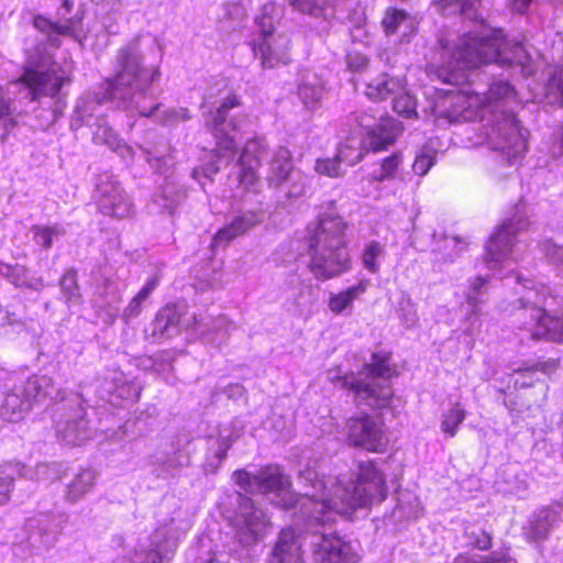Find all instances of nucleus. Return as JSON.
Instances as JSON below:
<instances>
[{"mask_svg":"<svg viewBox=\"0 0 563 563\" xmlns=\"http://www.w3.org/2000/svg\"><path fill=\"white\" fill-rule=\"evenodd\" d=\"M233 479L249 494L272 495L271 501L280 508L299 505L313 563H357L360 558L353 547L332 529L335 515L351 516L387 496L385 477L371 461L358 464L356 479L346 475L324 479L314 468L306 467L298 475L299 494L290 489V482L278 465H267L256 473L239 470Z\"/></svg>","mask_w":563,"mask_h":563,"instance_id":"1","label":"nucleus"},{"mask_svg":"<svg viewBox=\"0 0 563 563\" xmlns=\"http://www.w3.org/2000/svg\"><path fill=\"white\" fill-rule=\"evenodd\" d=\"M516 91L507 81H495L488 92L471 90L450 91L434 109L437 119L449 123L486 121L485 134L488 146L500 152L512 164L527 150L526 130L514 113Z\"/></svg>","mask_w":563,"mask_h":563,"instance_id":"2","label":"nucleus"},{"mask_svg":"<svg viewBox=\"0 0 563 563\" xmlns=\"http://www.w3.org/2000/svg\"><path fill=\"white\" fill-rule=\"evenodd\" d=\"M159 76L157 67L143 66L139 42L133 41L118 52L117 73L112 79L106 81V98L118 108L153 118L163 125L173 126L190 120L191 114L187 108L150 104L154 99L153 84Z\"/></svg>","mask_w":563,"mask_h":563,"instance_id":"3","label":"nucleus"},{"mask_svg":"<svg viewBox=\"0 0 563 563\" xmlns=\"http://www.w3.org/2000/svg\"><path fill=\"white\" fill-rule=\"evenodd\" d=\"M443 62L437 67L438 78L450 85L467 79L465 71L484 64L520 65L528 69L530 55L520 42L507 41L500 30H482L459 37L452 49L443 47Z\"/></svg>","mask_w":563,"mask_h":563,"instance_id":"4","label":"nucleus"},{"mask_svg":"<svg viewBox=\"0 0 563 563\" xmlns=\"http://www.w3.org/2000/svg\"><path fill=\"white\" fill-rule=\"evenodd\" d=\"M516 295L517 298L503 303V311L512 316L514 322L532 339L563 342V314H559L563 299L553 295L548 286L519 276Z\"/></svg>","mask_w":563,"mask_h":563,"instance_id":"5","label":"nucleus"},{"mask_svg":"<svg viewBox=\"0 0 563 563\" xmlns=\"http://www.w3.org/2000/svg\"><path fill=\"white\" fill-rule=\"evenodd\" d=\"M345 230L346 222L333 212L320 214L307 227V267L317 280L325 282L351 269Z\"/></svg>","mask_w":563,"mask_h":563,"instance_id":"6","label":"nucleus"},{"mask_svg":"<svg viewBox=\"0 0 563 563\" xmlns=\"http://www.w3.org/2000/svg\"><path fill=\"white\" fill-rule=\"evenodd\" d=\"M396 375L395 368L388 363V357L373 354L371 364H366L357 374L340 375L339 371L330 369L328 379L340 384L355 394L360 404L373 409L387 408L394 397L389 379Z\"/></svg>","mask_w":563,"mask_h":563,"instance_id":"7","label":"nucleus"},{"mask_svg":"<svg viewBox=\"0 0 563 563\" xmlns=\"http://www.w3.org/2000/svg\"><path fill=\"white\" fill-rule=\"evenodd\" d=\"M64 398L63 391L54 386L52 377L34 375L24 383L14 385L5 394L1 406V416L7 421L18 422L25 417L35 404L45 399L58 401Z\"/></svg>","mask_w":563,"mask_h":563,"instance_id":"8","label":"nucleus"},{"mask_svg":"<svg viewBox=\"0 0 563 563\" xmlns=\"http://www.w3.org/2000/svg\"><path fill=\"white\" fill-rule=\"evenodd\" d=\"M73 66L60 67L47 55L30 57L24 66L20 81L30 90L31 99L56 96L62 86L70 80Z\"/></svg>","mask_w":563,"mask_h":563,"instance_id":"9","label":"nucleus"},{"mask_svg":"<svg viewBox=\"0 0 563 563\" xmlns=\"http://www.w3.org/2000/svg\"><path fill=\"white\" fill-rule=\"evenodd\" d=\"M221 95L219 89L217 93L210 90L203 98L201 103L202 117L205 120L206 129L213 134L217 139L218 152L222 156H232L238 147L234 137L230 135V131H235L236 125L232 120L228 121V112L240 106L239 98L235 95L229 93L224 96L220 103L216 97Z\"/></svg>","mask_w":563,"mask_h":563,"instance_id":"10","label":"nucleus"},{"mask_svg":"<svg viewBox=\"0 0 563 563\" xmlns=\"http://www.w3.org/2000/svg\"><path fill=\"white\" fill-rule=\"evenodd\" d=\"M235 505L236 510L232 517L235 540L242 547L251 548L265 537L269 520L266 514L243 494H236Z\"/></svg>","mask_w":563,"mask_h":563,"instance_id":"11","label":"nucleus"},{"mask_svg":"<svg viewBox=\"0 0 563 563\" xmlns=\"http://www.w3.org/2000/svg\"><path fill=\"white\" fill-rule=\"evenodd\" d=\"M267 183L269 187L284 188L288 198H298L305 195L308 178L299 169L294 168L290 151L279 147L271 163Z\"/></svg>","mask_w":563,"mask_h":563,"instance_id":"12","label":"nucleus"},{"mask_svg":"<svg viewBox=\"0 0 563 563\" xmlns=\"http://www.w3.org/2000/svg\"><path fill=\"white\" fill-rule=\"evenodd\" d=\"M528 225L527 219L517 217L505 221L497 229L486 244L485 262L488 268L494 269L509 260L518 261L515 255L516 235L526 230Z\"/></svg>","mask_w":563,"mask_h":563,"instance_id":"13","label":"nucleus"},{"mask_svg":"<svg viewBox=\"0 0 563 563\" xmlns=\"http://www.w3.org/2000/svg\"><path fill=\"white\" fill-rule=\"evenodd\" d=\"M97 206L101 213L124 219L133 213V203L113 175L103 174L96 188Z\"/></svg>","mask_w":563,"mask_h":563,"instance_id":"14","label":"nucleus"},{"mask_svg":"<svg viewBox=\"0 0 563 563\" xmlns=\"http://www.w3.org/2000/svg\"><path fill=\"white\" fill-rule=\"evenodd\" d=\"M346 430L351 445L376 452L385 444L383 423L371 416L350 418Z\"/></svg>","mask_w":563,"mask_h":563,"instance_id":"15","label":"nucleus"},{"mask_svg":"<svg viewBox=\"0 0 563 563\" xmlns=\"http://www.w3.org/2000/svg\"><path fill=\"white\" fill-rule=\"evenodd\" d=\"M175 551L176 542L167 537L164 529H157L146 543L136 545L133 560L134 563H170Z\"/></svg>","mask_w":563,"mask_h":563,"instance_id":"16","label":"nucleus"},{"mask_svg":"<svg viewBox=\"0 0 563 563\" xmlns=\"http://www.w3.org/2000/svg\"><path fill=\"white\" fill-rule=\"evenodd\" d=\"M305 534L306 526L301 531L292 528L283 529L272 549L269 563H302V544H307Z\"/></svg>","mask_w":563,"mask_h":563,"instance_id":"17","label":"nucleus"},{"mask_svg":"<svg viewBox=\"0 0 563 563\" xmlns=\"http://www.w3.org/2000/svg\"><path fill=\"white\" fill-rule=\"evenodd\" d=\"M55 423L57 437L68 445H80L90 439L91 432L82 407L74 409L70 415L56 413Z\"/></svg>","mask_w":563,"mask_h":563,"instance_id":"18","label":"nucleus"},{"mask_svg":"<svg viewBox=\"0 0 563 563\" xmlns=\"http://www.w3.org/2000/svg\"><path fill=\"white\" fill-rule=\"evenodd\" d=\"M262 153L263 148L258 140H250L245 143L238 162V179L245 190L257 191L260 179L256 169L260 166Z\"/></svg>","mask_w":563,"mask_h":563,"instance_id":"19","label":"nucleus"},{"mask_svg":"<svg viewBox=\"0 0 563 563\" xmlns=\"http://www.w3.org/2000/svg\"><path fill=\"white\" fill-rule=\"evenodd\" d=\"M290 41L286 35L278 34L262 38L253 47L254 54L260 55L263 68H274L279 64L290 62Z\"/></svg>","mask_w":563,"mask_h":563,"instance_id":"20","label":"nucleus"},{"mask_svg":"<svg viewBox=\"0 0 563 563\" xmlns=\"http://www.w3.org/2000/svg\"><path fill=\"white\" fill-rule=\"evenodd\" d=\"M142 156L156 173H166L174 164L172 148L164 137L153 135L139 145Z\"/></svg>","mask_w":563,"mask_h":563,"instance_id":"21","label":"nucleus"},{"mask_svg":"<svg viewBox=\"0 0 563 563\" xmlns=\"http://www.w3.org/2000/svg\"><path fill=\"white\" fill-rule=\"evenodd\" d=\"M258 223L260 214L257 212H243L217 231L212 239V246L227 247L235 238L246 233Z\"/></svg>","mask_w":563,"mask_h":563,"instance_id":"22","label":"nucleus"},{"mask_svg":"<svg viewBox=\"0 0 563 563\" xmlns=\"http://www.w3.org/2000/svg\"><path fill=\"white\" fill-rule=\"evenodd\" d=\"M468 246L466 239L446 233L432 234L431 252L435 256V261L442 263H453L459 258Z\"/></svg>","mask_w":563,"mask_h":563,"instance_id":"23","label":"nucleus"},{"mask_svg":"<svg viewBox=\"0 0 563 563\" xmlns=\"http://www.w3.org/2000/svg\"><path fill=\"white\" fill-rule=\"evenodd\" d=\"M561 508V505L556 504L536 511L525 529L527 538L531 541L547 539L559 520Z\"/></svg>","mask_w":563,"mask_h":563,"instance_id":"24","label":"nucleus"},{"mask_svg":"<svg viewBox=\"0 0 563 563\" xmlns=\"http://www.w3.org/2000/svg\"><path fill=\"white\" fill-rule=\"evenodd\" d=\"M360 125L365 129H371L368 132L369 145L375 152L384 150L388 145L393 144L402 131L400 123L390 118L383 120L373 129L369 123V118H362Z\"/></svg>","mask_w":563,"mask_h":563,"instance_id":"25","label":"nucleus"},{"mask_svg":"<svg viewBox=\"0 0 563 563\" xmlns=\"http://www.w3.org/2000/svg\"><path fill=\"white\" fill-rule=\"evenodd\" d=\"M27 527L34 532L30 539L36 545V537H38V548L51 549L57 541V536L60 532V527L55 518L49 514H41L37 518L31 519Z\"/></svg>","mask_w":563,"mask_h":563,"instance_id":"26","label":"nucleus"},{"mask_svg":"<svg viewBox=\"0 0 563 563\" xmlns=\"http://www.w3.org/2000/svg\"><path fill=\"white\" fill-rule=\"evenodd\" d=\"M179 311L173 306H165L157 312L151 325V336L155 341L170 339L179 333Z\"/></svg>","mask_w":563,"mask_h":563,"instance_id":"27","label":"nucleus"},{"mask_svg":"<svg viewBox=\"0 0 563 563\" xmlns=\"http://www.w3.org/2000/svg\"><path fill=\"white\" fill-rule=\"evenodd\" d=\"M367 287V280H360L342 291L330 294L328 302L330 311L335 314H350L353 310L354 301L366 292Z\"/></svg>","mask_w":563,"mask_h":563,"instance_id":"28","label":"nucleus"},{"mask_svg":"<svg viewBox=\"0 0 563 563\" xmlns=\"http://www.w3.org/2000/svg\"><path fill=\"white\" fill-rule=\"evenodd\" d=\"M97 477L98 473L93 468H81L66 486V501L75 504L84 498L92 490Z\"/></svg>","mask_w":563,"mask_h":563,"instance_id":"29","label":"nucleus"},{"mask_svg":"<svg viewBox=\"0 0 563 563\" xmlns=\"http://www.w3.org/2000/svg\"><path fill=\"white\" fill-rule=\"evenodd\" d=\"M432 3L444 15L460 14L471 21L479 18L478 0H433Z\"/></svg>","mask_w":563,"mask_h":563,"instance_id":"30","label":"nucleus"},{"mask_svg":"<svg viewBox=\"0 0 563 563\" xmlns=\"http://www.w3.org/2000/svg\"><path fill=\"white\" fill-rule=\"evenodd\" d=\"M184 195L176 190L173 185H165L161 192L153 196L151 202L147 205L150 213H163L167 212L173 214L176 207L181 202Z\"/></svg>","mask_w":563,"mask_h":563,"instance_id":"31","label":"nucleus"},{"mask_svg":"<svg viewBox=\"0 0 563 563\" xmlns=\"http://www.w3.org/2000/svg\"><path fill=\"white\" fill-rule=\"evenodd\" d=\"M402 80L382 74L366 85V96L375 101L384 100L402 90Z\"/></svg>","mask_w":563,"mask_h":563,"instance_id":"32","label":"nucleus"},{"mask_svg":"<svg viewBox=\"0 0 563 563\" xmlns=\"http://www.w3.org/2000/svg\"><path fill=\"white\" fill-rule=\"evenodd\" d=\"M298 95L306 107H316L323 96V85L316 74H307L298 86Z\"/></svg>","mask_w":563,"mask_h":563,"instance_id":"33","label":"nucleus"},{"mask_svg":"<svg viewBox=\"0 0 563 563\" xmlns=\"http://www.w3.org/2000/svg\"><path fill=\"white\" fill-rule=\"evenodd\" d=\"M31 233L35 244L47 251L53 246L55 241H58L65 236L66 229L60 223L44 225L35 224L32 225Z\"/></svg>","mask_w":563,"mask_h":563,"instance_id":"34","label":"nucleus"},{"mask_svg":"<svg viewBox=\"0 0 563 563\" xmlns=\"http://www.w3.org/2000/svg\"><path fill=\"white\" fill-rule=\"evenodd\" d=\"M2 274L9 279L11 284L16 287H25L37 290L44 286L42 278L30 276L29 271L21 265H8L4 267Z\"/></svg>","mask_w":563,"mask_h":563,"instance_id":"35","label":"nucleus"},{"mask_svg":"<svg viewBox=\"0 0 563 563\" xmlns=\"http://www.w3.org/2000/svg\"><path fill=\"white\" fill-rule=\"evenodd\" d=\"M158 284L159 278L157 275L151 277L141 290L131 299L122 316L126 321L141 313L143 302L150 297Z\"/></svg>","mask_w":563,"mask_h":563,"instance_id":"36","label":"nucleus"},{"mask_svg":"<svg viewBox=\"0 0 563 563\" xmlns=\"http://www.w3.org/2000/svg\"><path fill=\"white\" fill-rule=\"evenodd\" d=\"M364 156L362 139L360 136L347 137L338 148L336 158L353 166Z\"/></svg>","mask_w":563,"mask_h":563,"instance_id":"37","label":"nucleus"},{"mask_svg":"<svg viewBox=\"0 0 563 563\" xmlns=\"http://www.w3.org/2000/svg\"><path fill=\"white\" fill-rule=\"evenodd\" d=\"M23 467L18 462L5 463L0 466V506L10 499V493L16 474H21Z\"/></svg>","mask_w":563,"mask_h":563,"instance_id":"38","label":"nucleus"},{"mask_svg":"<svg viewBox=\"0 0 563 563\" xmlns=\"http://www.w3.org/2000/svg\"><path fill=\"white\" fill-rule=\"evenodd\" d=\"M93 307L100 310H106L109 318H114L119 312L120 297L117 289L112 284H106V290L99 292L93 299Z\"/></svg>","mask_w":563,"mask_h":563,"instance_id":"39","label":"nucleus"},{"mask_svg":"<svg viewBox=\"0 0 563 563\" xmlns=\"http://www.w3.org/2000/svg\"><path fill=\"white\" fill-rule=\"evenodd\" d=\"M60 292L66 303L77 305L80 302L81 295L77 280V271L67 269L59 280Z\"/></svg>","mask_w":563,"mask_h":563,"instance_id":"40","label":"nucleus"},{"mask_svg":"<svg viewBox=\"0 0 563 563\" xmlns=\"http://www.w3.org/2000/svg\"><path fill=\"white\" fill-rule=\"evenodd\" d=\"M489 278L476 276L468 279V288L466 291V302L474 311L485 301L488 292Z\"/></svg>","mask_w":563,"mask_h":563,"instance_id":"41","label":"nucleus"},{"mask_svg":"<svg viewBox=\"0 0 563 563\" xmlns=\"http://www.w3.org/2000/svg\"><path fill=\"white\" fill-rule=\"evenodd\" d=\"M111 384L113 386H109L107 390L113 397L129 401H135L139 399V388L134 384L125 380L122 374H115Z\"/></svg>","mask_w":563,"mask_h":563,"instance_id":"42","label":"nucleus"},{"mask_svg":"<svg viewBox=\"0 0 563 563\" xmlns=\"http://www.w3.org/2000/svg\"><path fill=\"white\" fill-rule=\"evenodd\" d=\"M278 13V8L274 3H266L262 7L261 13L255 19L262 38L274 36V24Z\"/></svg>","mask_w":563,"mask_h":563,"instance_id":"43","label":"nucleus"},{"mask_svg":"<svg viewBox=\"0 0 563 563\" xmlns=\"http://www.w3.org/2000/svg\"><path fill=\"white\" fill-rule=\"evenodd\" d=\"M402 24L412 25V20L406 11L394 8L386 10L382 26L387 35L396 33Z\"/></svg>","mask_w":563,"mask_h":563,"instance_id":"44","label":"nucleus"},{"mask_svg":"<svg viewBox=\"0 0 563 563\" xmlns=\"http://www.w3.org/2000/svg\"><path fill=\"white\" fill-rule=\"evenodd\" d=\"M466 412L460 404H455L450 410L444 412L441 418V431L453 438L464 421Z\"/></svg>","mask_w":563,"mask_h":563,"instance_id":"45","label":"nucleus"},{"mask_svg":"<svg viewBox=\"0 0 563 563\" xmlns=\"http://www.w3.org/2000/svg\"><path fill=\"white\" fill-rule=\"evenodd\" d=\"M384 253V246L377 241H371L367 243L362 252V265L372 274H376L379 271L378 258Z\"/></svg>","mask_w":563,"mask_h":563,"instance_id":"46","label":"nucleus"},{"mask_svg":"<svg viewBox=\"0 0 563 563\" xmlns=\"http://www.w3.org/2000/svg\"><path fill=\"white\" fill-rule=\"evenodd\" d=\"M393 108L395 112L399 115H402L407 119L413 118L417 115L416 111V100L412 96H410L407 91H405V87L402 86V90L398 91V93L394 95L393 98Z\"/></svg>","mask_w":563,"mask_h":563,"instance_id":"47","label":"nucleus"},{"mask_svg":"<svg viewBox=\"0 0 563 563\" xmlns=\"http://www.w3.org/2000/svg\"><path fill=\"white\" fill-rule=\"evenodd\" d=\"M401 163L402 156L399 153L386 157L379 168L373 172V178L377 181L395 178Z\"/></svg>","mask_w":563,"mask_h":563,"instance_id":"48","label":"nucleus"},{"mask_svg":"<svg viewBox=\"0 0 563 563\" xmlns=\"http://www.w3.org/2000/svg\"><path fill=\"white\" fill-rule=\"evenodd\" d=\"M541 251L556 273L563 277V246L547 240L542 242Z\"/></svg>","mask_w":563,"mask_h":563,"instance_id":"49","label":"nucleus"},{"mask_svg":"<svg viewBox=\"0 0 563 563\" xmlns=\"http://www.w3.org/2000/svg\"><path fill=\"white\" fill-rule=\"evenodd\" d=\"M437 152L432 147H423L417 154L412 164L413 172L419 176H424L434 165Z\"/></svg>","mask_w":563,"mask_h":563,"instance_id":"50","label":"nucleus"},{"mask_svg":"<svg viewBox=\"0 0 563 563\" xmlns=\"http://www.w3.org/2000/svg\"><path fill=\"white\" fill-rule=\"evenodd\" d=\"M465 538L468 545L478 550H487L492 545V536L478 527H467Z\"/></svg>","mask_w":563,"mask_h":563,"instance_id":"51","label":"nucleus"},{"mask_svg":"<svg viewBox=\"0 0 563 563\" xmlns=\"http://www.w3.org/2000/svg\"><path fill=\"white\" fill-rule=\"evenodd\" d=\"M509 560V554L507 552H493L489 556L459 555L452 563H507Z\"/></svg>","mask_w":563,"mask_h":563,"instance_id":"52","label":"nucleus"},{"mask_svg":"<svg viewBox=\"0 0 563 563\" xmlns=\"http://www.w3.org/2000/svg\"><path fill=\"white\" fill-rule=\"evenodd\" d=\"M92 139L96 144H104L111 150L118 146L120 140L115 132L107 124L98 125L93 132Z\"/></svg>","mask_w":563,"mask_h":563,"instance_id":"53","label":"nucleus"},{"mask_svg":"<svg viewBox=\"0 0 563 563\" xmlns=\"http://www.w3.org/2000/svg\"><path fill=\"white\" fill-rule=\"evenodd\" d=\"M19 464L23 467V470L21 471V474H16L15 477L23 476V477H27L33 481H51V479H53V477L51 476V472L54 470V467L46 463L37 464L34 471L27 470L21 463H19Z\"/></svg>","mask_w":563,"mask_h":563,"instance_id":"54","label":"nucleus"},{"mask_svg":"<svg viewBox=\"0 0 563 563\" xmlns=\"http://www.w3.org/2000/svg\"><path fill=\"white\" fill-rule=\"evenodd\" d=\"M340 163L341 162L336 158V156L333 159H318L316 162L314 169L318 174L329 177H338L341 175Z\"/></svg>","mask_w":563,"mask_h":563,"instance_id":"55","label":"nucleus"},{"mask_svg":"<svg viewBox=\"0 0 563 563\" xmlns=\"http://www.w3.org/2000/svg\"><path fill=\"white\" fill-rule=\"evenodd\" d=\"M314 301L313 288L310 285H303L294 296V305L302 310L312 306Z\"/></svg>","mask_w":563,"mask_h":563,"instance_id":"56","label":"nucleus"},{"mask_svg":"<svg viewBox=\"0 0 563 563\" xmlns=\"http://www.w3.org/2000/svg\"><path fill=\"white\" fill-rule=\"evenodd\" d=\"M289 4L302 13L319 16L322 7L318 0H289Z\"/></svg>","mask_w":563,"mask_h":563,"instance_id":"57","label":"nucleus"},{"mask_svg":"<svg viewBox=\"0 0 563 563\" xmlns=\"http://www.w3.org/2000/svg\"><path fill=\"white\" fill-rule=\"evenodd\" d=\"M112 151L118 153L125 161H133L135 155L134 150L130 145L124 143L121 139L119 140L118 146H114Z\"/></svg>","mask_w":563,"mask_h":563,"instance_id":"58","label":"nucleus"},{"mask_svg":"<svg viewBox=\"0 0 563 563\" xmlns=\"http://www.w3.org/2000/svg\"><path fill=\"white\" fill-rule=\"evenodd\" d=\"M95 99H81L76 106V112L80 117L81 120H85L86 117H91L92 112L90 109V103L95 102Z\"/></svg>","mask_w":563,"mask_h":563,"instance_id":"59","label":"nucleus"},{"mask_svg":"<svg viewBox=\"0 0 563 563\" xmlns=\"http://www.w3.org/2000/svg\"><path fill=\"white\" fill-rule=\"evenodd\" d=\"M401 318L407 328H411V327L416 325L419 320L417 311L415 309H410V310L406 311V309L402 308Z\"/></svg>","mask_w":563,"mask_h":563,"instance_id":"60","label":"nucleus"},{"mask_svg":"<svg viewBox=\"0 0 563 563\" xmlns=\"http://www.w3.org/2000/svg\"><path fill=\"white\" fill-rule=\"evenodd\" d=\"M532 0H508L510 9L517 13H525Z\"/></svg>","mask_w":563,"mask_h":563,"instance_id":"61","label":"nucleus"},{"mask_svg":"<svg viewBox=\"0 0 563 563\" xmlns=\"http://www.w3.org/2000/svg\"><path fill=\"white\" fill-rule=\"evenodd\" d=\"M225 393L228 394V396L230 398H233V397L239 398L244 395V387L240 384H233V385L228 386Z\"/></svg>","mask_w":563,"mask_h":563,"instance_id":"62","label":"nucleus"},{"mask_svg":"<svg viewBox=\"0 0 563 563\" xmlns=\"http://www.w3.org/2000/svg\"><path fill=\"white\" fill-rule=\"evenodd\" d=\"M231 448V441L228 439H223L220 443V448L216 453L218 460L222 461L227 456L228 450Z\"/></svg>","mask_w":563,"mask_h":563,"instance_id":"63","label":"nucleus"},{"mask_svg":"<svg viewBox=\"0 0 563 563\" xmlns=\"http://www.w3.org/2000/svg\"><path fill=\"white\" fill-rule=\"evenodd\" d=\"M10 113L9 103L4 100L2 96V88L0 87V119L7 117Z\"/></svg>","mask_w":563,"mask_h":563,"instance_id":"64","label":"nucleus"}]
</instances>
